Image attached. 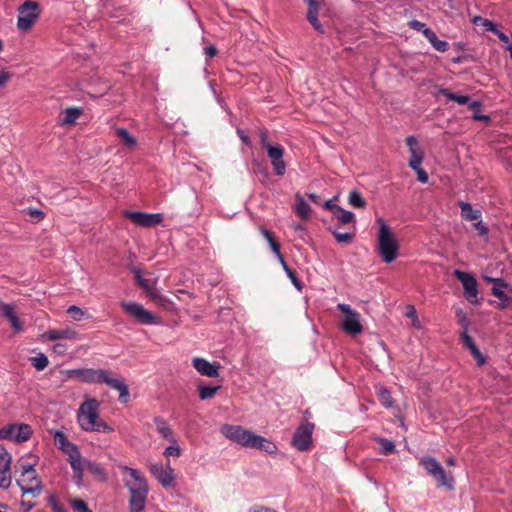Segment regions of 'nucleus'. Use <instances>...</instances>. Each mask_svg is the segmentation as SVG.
Instances as JSON below:
<instances>
[{
	"instance_id": "obj_1",
	"label": "nucleus",
	"mask_w": 512,
	"mask_h": 512,
	"mask_svg": "<svg viewBox=\"0 0 512 512\" xmlns=\"http://www.w3.org/2000/svg\"><path fill=\"white\" fill-rule=\"evenodd\" d=\"M221 433L229 440L246 448L259 449L268 454H274L277 451V446L273 442L238 425L225 424L221 427Z\"/></svg>"
},
{
	"instance_id": "obj_2",
	"label": "nucleus",
	"mask_w": 512,
	"mask_h": 512,
	"mask_svg": "<svg viewBox=\"0 0 512 512\" xmlns=\"http://www.w3.org/2000/svg\"><path fill=\"white\" fill-rule=\"evenodd\" d=\"M124 470L127 471L136 482V484L125 483V487L129 490V512H145L149 493L147 480L137 469L125 466Z\"/></svg>"
},
{
	"instance_id": "obj_3",
	"label": "nucleus",
	"mask_w": 512,
	"mask_h": 512,
	"mask_svg": "<svg viewBox=\"0 0 512 512\" xmlns=\"http://www.w3.org/2000/svg\"><path fill=\"white\" fill-rule=\"evenodd\" d=\"M379 222L378 251L384 262L391 263L397 257L399 245L390 228L382 220Z\"/></svg>"
},
{
	"instance_id": "obj_4",
	"label": "nucleus",
	"mask_w": 512,
	"mask_h": 512,
	"mask_svg": "<svg viewBox=\"0 0 512 512\" xmlns=\"http://www.w3.org/2000/svg\"><path fill=\"white\" fill-rule=\"evenodd\" d=\"M420 464L425 471L437 482V487H446L448 490L454 489V479L447 475L440 463L431 456H425Z\"/></svg>"
},
{
	"instance_id": "obj_5",
	"label": "nucleus",
	"mask_w": 512,
	"mask_h": 512,
	"mask_svg": "<svg viewBox=\"0 0 512 512\" xmlns=\"http://www.w3.org/2000/svg\"><path fill=\"white\" fill-rule=\"evenodd\" d=\"M406 145L410 152L409 167L416 172L417 180L419 182L427 183L428 174L423 168H421V164L424 159V151L420 147L418 140L414 136H408L406 138Z\"/></svg>"
},
{
	"instance_id": "obj_6",
	"label": "nucleus",
	"mask_w": 512,
	"mask_h": 512,
	"mask_svg": "<svg viewBox=\"0 0 512 512\" xmlns=\"http://www.w3.org/2000/svg\"><path fill=\"white\" fill-rule=\"evenodd\" d=\"M21 476L23 479L18 480L17 483L23 494H32L38 496L41 494L42 485L40 479L36 475L33 464L20 463Z\"/></svg>"
},
{
	"instance_id": "obj_7",
	"label": "nucleus",
	"mask_w": 512,
	"mask_h": 512,
	"mask_svg": "<svg viewBox=\"0 0 512 512\" xmlns=\"http://www.w3.org/2000/svg\"><path fill=\"white\" fill-rule=\"evenodd\" d=\"M133 273L137 284L145 291L147 297L156 305L169 309L171 302L157 290V279L143 278L139 270H134Z\"/></svg>"
},
{
	"instance_id": "obj_8",
	"label": "nucleus",
	"mask_w": 512,
	"mask_h": 512,
	"mask_svg": "<svg viewBox=\"0 0 512 512\" xmlns=\"http://www.w3.org/2000/svg\"><path fill=\"white\" fill-rule=\"evenodd\" d=\"M337 224L330 226L328 230L333 234L337 242L349 244L353 241L355 234L350 232L342 233L339 231L341 225H347L355 221L354 213L340 207L334 214Z\"/></svg>"
},
{
	"instance_id": "obj_9",
	"label": "nucleus",
	"mask_w": 512,
	"mask_h": 512,
	"mask_svg": "<svg viewBox=\"0 0 512 512\" xmlns=\"http://www.w3.org/2000/svg\"><path fill=\"white\" fill-rule=\"evenodd\" d=\"M99 406L100 404L96 399H88L81 404L78 411V421L83 430L90 431L95 428V423L100 419Z\"/></svg>"
},
{
	"instance_id": "obj_10",
	"label": "nucleus",
	"mask_w": 512,
	"mask_h": 512,
	"mask_svg": "<svg viewBox=\"0 0 512 512\" xmlns=\"http://www.w3.org/2000/svg\"><path fill=\"white\" fill-rule=\"evenodd\" d=\"M337 309L343 313L341 328L344 332L350 335H357L363 331V326L360 322V314L356 310L344 303H339Z\"/></svg>"
},
{
	"instance_id": "obj_11",
	"label": "nucleus",
	"mask_w": 512,
	"mask_h": 512,
	"mask_svg": "<svg viewBox=\"0 0 512 512\" xmlns=\"http://www.w3.org/2000/svg\"><path fill=\"white\" fill-rule=\"evenodd\" d=\"M39 15V4L35 1H25L18 8V29L21 31H27L34 25Z\"/></svg>"
},
{
	"instance_id": "obj_12",
	"label": "nucleus",
	"mask_w": 512,
	"mask_h": 512,
	"mask_svg": "<svg viewBox=\"0 0 512 512\" xmlns=\"http://www.w3.org/2000/svg\"><path fill=\"white\" fill-rule=\"evenodd\" d=\"M314 424L308 421L301 423L296 429L291 444L299 451H308L312 448V434Z\"/></svg>"
},
{
	"instance_id": "obj_13",
	"label": "nucleus",
	"mask_w": 512,
	"mask_h": 512,
	"mask_svg": "<svg viewBox=\"0 0 512 512\" xmlns=\"http://www.w3.org/2000/svg\"><path fill=\"white\" fill-rule=\"evenodd\" d=\"M104 383L108 385L110 388L115 389L119 392V401L122 404H126L130 399V394L128 390V386L125 383V380L117 375L116 373L104 370V375L101 379V384Z\"/></svg>"
},
{
	"instance_id": "obj_14",
	"label": "nucleus",
	"mask_w": 512,
	"mask_h": 512,
	"mask_svg": "<svg viewBox=\"0 0 512 512\" xmlns=\"http://www.w3.org/2000/svg\"><path fill=\"white\" fill-rule=\"evenodd\" d=\"M121 307L128 315L134 317L142 324H155L158 322V318L150 311L144 309L141 304L123 301Z\"/></svg>"
},
{
	"instance_id": "obj_15",
	"label": "nucleus",
	"mask_w": 512,
	"mask_h": 512,
	"mask_svg": "<svg viewBox=\"0 0 512 512\" xmlns=\"http://www.w3.org/2000/svg\"><path fill=\"white\" fill-rule=\"evenodd\" d=\"M124 216L134 224L141 227H154L160 224L163 216L160 213H145L138 211H124Z\"/></svg>"
},
{
	"instance_id": "obj_16",
	"label": "nucleus",
	"mask_w": 512,
	"mask_h": 512,
	"mask_svg": "<svg viewBox=\"0 0 512 512\" xmlns=\"http://www.w3.org/2000/svg\"><path fill=\"white\" fill-rule=\"evenodd\" d=\"M454 275L462 283L466 299L472 304L477 303L478 289L476 278L470 273L460 270H455Z\"/></svg>"
},
{
	"instance_id": "obj_17",
	"label": "nucleus",
	"mask_w": 512,
	"mask_h": 512,
	"mask_svg": "<svg viewBox=\"0 0 512 512\" xmlns=\"http://www.w3.org/2000/svg\"><path fill=\"white\" fill-rule=\"evenodd\" d=\"M149 470L163 487L166 488L173 485L175 473L174 469L170 466V461H167L166 466L162 463L151 464Z\"/></svg>"
},
{
	"instance_id": "obj_18",
	"label": "nucleus",
	"mask_w": 512,
	"mask_h": 512,
	"mask_svg": "<svg viewBox=\"0 0 512 512\" xmlns=\"http://www.w3.org/2000/svg\"><path fill=\"white\" fill-rule=\"evenodd\" d=\"M265 150L267 152V156L271 162L275 175L283 176L286 172L287 167L285 161L283 160V156L285 153L284 148L280 144L276 143L271 147H267V149Z\"/></svg>"
},
{
	"instance_id": "obj_19",
	"label": "nucleus",
	"mask_w": 512,
	"mask_h": 512,
	"mask_svg": "<svg viewBox=\"0 0 512 512\" xmlns=\"http://www.w3.org/2000/svg\"><path fill=\"white\" fill-rule=\"evenodd\" d=\"M11 455L0 446V488H8L11 484Z\"/></svg>"
},
{
	"instance_id": "obj_20",
	"label": "nucleus",
	"mask_w": 512,
	"mask_h": 512,
	"mask_svg": "<svg viewBox=\"0 0 512 512\" xmlns=\"http://www.w3.org/2000/svg\"><path fill=\"white\" fill-rule=\"evenodd\" d=\"M68 462L73 470V476L76 479V483L79 485L83 480L84 461L82 460L78 447H75L71 452H67Z\"/></svg>"
},
{
	"instance_id": "obj_21",
	"label": "nucleus",
	"mask_w": 512,
	"mask_h": 512,
	"mask_svg": "<svg viewBox=\"0 0 512 512\" xmlns=\"http://www.w3.org/2000/svg\"><path fill=\"white\" fill-rule=\"evenodd\" d=\"M193 367L201 374L207 377H218L219 363H210L204 358L196 357L193 359Z\"/></svg>"
},
{
	"instance_id": "obj_22",
	"label": "nucleus",
	"mask_w": 512,
	"mask_h": 512,
	"mask_svg": "<svg viewBox=\"0 0 512 512\" xmlns=\"http://www.w3.org/2000/svg\"><path fill=\"white\" fill-rule=\"evenodd\" d=\"M153 422L155 425L156 431L161 435L163 439L168 441L169 443L176 442V435L169 423L160 416H155L153 418Z\"/></svg>"
},
{
	"instance_id": "obj_23",
	"label": "nucleus",
	"mask_w": 512,
	"mask_h": 512,
	"mask_svg": "<svg viewBox=\"0 0 512 512\" xmlns=\"http://www.w3.org/2000/svg\"><path fill=\"white\" fill-rule=\"evenodd\" d=\"M460 337H461V341H462L464 347H466L470 351L472 356L477 361V365L482 366L485 363L486 359L483 356V354L481 353V351L479 350V348L476 346L472 337L468 334L467 331H462L460 334Z\"/></svg>"
},
{
	"instance_id": "obj_24",
	"label": "nucleus",
	"mask_w": 512,
	"mask_h": 512,
	"mask_svg": "<svg viewBox=\"0 0 512 512\" xmlns=\"http://www.w3.org/2000/svg\"><path fill=\"white\" fill-rule=\"evenodd\" d=\"M83 110L80 107H69L61 112L59 117V124L61 126L74 125L77 119L81 116Z\"/></svg>"
},
{
	"instance_id": "obj_25",
	"label": "nucleus",
	"mask_w": 512,
	"mask_h": 512,
	"mask_svg": "<svg viewBox=\"0 0 512 512\" xmlns=\"http://www.w3.org/2000/svg\"><path fill=\"white\" fill-rule=\"evenodd\" d=\"M75 373L85 382L101 384L104 369H80L76 370Z\"/></svg>"
},
{
	"instance_id": "obj_26",
	"label": "nucleus",
	"mask_w": 512,
	"mask_h": 512,
	"mask_svg": "<svg viewBox=\"0 0 512 512\" xmlns=\"http://www.w3.org/2000/svg\"><path fill=\"white\" fill-rule=\"evenodd\" d=\"M45 336L50 341L59 339L73 340L77 337V333L71 328L51 329L45 333Z\"/></svg>"
},
{
	"instance_id": "obj_27",
	"label": "nucleus",
	"mask_w": 512,
	"mask_h": 512,
	"mask_svg": "<svg viewBox=\"0 0 512 512\" xmlns=\"http://www.w3.org/2000/svg\"><path fill=\"white\" fill-rule=\"evenodd\" d=\"M459 208L461 209V217L466 221H476L481 219L482 213L479 209H473L471 204L459 201Z\"/></svg>"
},
{
	"instance_id": "obj_28",
	"label": "nucleus",
	"mask_w": 512,
	"mask_h": 512,
	"mask_svg": "<svg viewBox=\"0 0 512 512\" xmlns=\"http://www.w3.org/2000/svg\"><path fill=\"white\" fill-rule=\"evenodd\" d=\"M54 442L55 445L62 450L63 453L71 452L75 447H77L75 444L71 443L68 439L65 433L61 431H57L54 434Z\"/></svg>"
},
{
	"instance_id": "obj_29",
	"label": "nucleus",
	"mask_w": 512,
	"mask_h": 512,
	"mask_svg": "<svg viewBox=\"0 0 512 512\" xmlns=\"http://www.w3.org/2000/svg\"><path fill=\"white\" fill-rule=\"evenodd\" d=\"M116 137L128 148H134L137 145L136 138L125 128H117L115 130Z\"/></svg>"
},
{
	"instance_id": "obj_30",
	"label": "nucleus",
	"mask_w": 512,
	"mask_h": 512,
	"mask_svg": "<svg viewBox=\"0 0 512 512\" xmlns=\"http://www.w3.org/2000/svg\"><path fill=\"white\" fill-rule=\"evenodd\" d=\"M295 211L297 215L304 220L308 219L310 216L311 208L300 194L296 195Z\"/></svg>"
},
{
	"instance_id": "obj_31",
	"label": "nucleus",
	"mask_w": 512,
	"mask_h": 512,
	"mask_svg": "<svg viewBox=\"0 0 512 512\" xmlns=\"http://www.w3.org/2000/svg\"><path fill=\"white\" fill-rule=\"evenodd\" d=\"M2 316L6 317L15 332H20L23 330L22 321L16 316L14 312V308L11 305L9 309H6Z\"/></svg>"
},
{
	"instance_id": "obj_32",
	"label": "nucleus",
	"mask_w": 512,
	"mask_h": 512,
	"mask_svg": "<svg viewBox=\"0 0 512 512\" xmlns=\"http://www.w3.org/2000/svg\"><path fill=\"white\" fill-rule=\"evenodd\" d=\"M490 280L494 283L492 287V294L500 301L508 300L507 296L503 291V288L506 287V283L504 282V280L501 278H492Z\"/></svg>"
},
{
	"instance_id": "obj_33",
	"label": "nucleus",
	"mask_w": 512,
	"mask_h": 512,
	"mask_svg": "<svg viewBox=\"0 0 512 512\" xmlns=\"http://www.w3.org/2000/svg\"><path fill=\"white\" fill-rule=\"evenodd\" d=\"M377 397L384 407L391 408L393 406L391 393L384 386L377 387Z\"/></svg>"
},
{
	"instance_id": "obj_34",
	"label": "nucleus",
	"mask_w": 512,
	"mask_h": 512,
	"mask_svg": "<svg viewBox=\"0 0 512 512\" xmlns=\"http://www.w3.org/2000/svg\"><path fill=\"white\" fill-rule=\"evenodd\" d=\"M439 93L445 96L448 100L454 101L459 105H466L469 103V96L467 95H457L456 93L451 92L448 89H441Z\"/></svg>"
},
{
	"instance_id": "obj_35",
	"label": "nucleus",
	"mask_w": 512,
	"mask_h": 512,
	"mask_svg": "<svg viewBox=\"0 0 512 512\" xmlns=\"http://www.w3.org/2000/svg\"><path fill=\"white\" fill-rule=\"evenodd\" d=\"M84 469H87L92 475H94L100 479H105V477H106L105 470L99 463L85 461Z\"/></svg>"
},
{
	"instance_id": "obj_36",
	"label": "nucleus",
	"mask_w": 512,
	"mask_h": 512,
	"mask_svg": "<svg viewBox=\"0 0 512 512\" xmlns=\"http://www.w3.org/2000/svg\"><path fill=\"white\" fill-rule=\"evenodd\" d=\"M16 430V442L27 441L32 434V429L27 424H16Z\"/></svg>"
},
{
	"instance_id": "obj_37",
	"label": "nucleus",
	"mask_w": 512,
	"mask_h": 512,
	"mask_svg": "<svg viewBox=\"0 0 512 512\" xmlns=\"http://www.w3.org/2000/svg\"><path fill=\"white\" fill-rule=\"evenodd\" d=\"M29 360H30L31 365L38 371L44 370L49 364V360H48L47 356L43 353H40L37 356L31 357Z\"/></svg>"
},
{
	"instance_id": "obj_38",
	"label": "nucleus",
	"mask_w": 512,
	"mask_h": 512,
	"mask_svg": "<svg viewBox=\"0 0 512 512\" xmlns=\"http://www.w3.org/2000/svg\"><path fill=\"white\" fill-rule=\"evenodd\" d=\"M348 201L355 208H365L367 204L362 195L356 190L349 193Z\"/></svg>"
},
{
	"instance_id": "obj_39",
	"label": "nucleus",
	"mask_w": 512,
	"mask_h": 512,
	"mask_svg": "<svg viewBox=\"0 0 512 512\" xmlns=\"http://www.w3.org/2000/svg\"><path fill=\"white\" fill-rule=\"evenodd\" d=\"M282 266H283V269L285 270V272L287 273V276L289 277V279L291 280V282L293 283V285L298 289V290H301L302 289V283L301 281L299 280L298 276H297V273L295 270H293L292 268H290L287 263L285 262V260L283 262H281Z\"/></svg>"
},
{
	"instance_id": "obj_40",
	"label": "nucleus",
	"mask_w": 512,
	"mask_h": 512,
	"mask_svg": "<svg viewBox=\"0 0 512 512\" xmlns=\"http://www.w3.org/2000/svg\"><path fill=\"white\" fill-rule=\"evenodd\" d=\"M217 390H218V387L200 386L199 387V397L202 400L210 399L215 395Z\"/></svg>"
},
{
	"instance_id": "obj_41",
	"label": "nucleus",
	"mask_w": 512,
	"mask_h": 512,
	"mask_svg": "<svg viewBox=\"0 0 512 512\" xmlns=\"http://www.w3.org/2000/svg\"><path fill=\"white\" fill-rule=\"evenodd\" d=\"M378 443L381 447V451L383 454L388 455L395 450V445L391 440L386 438H378Z\"/></svg>"
},
{
	"instance_id": "obj_42",
	"label": "nucleus",
	"mask_w": 512,
	"mask_h": 512,
	"mask_svg": "<svg viewBox=\"0 0 512 512\" xmlns=\"http://www.w3.org/2000/svg\"><path fill=\"white\" fill-rule=\"evenodd\" d=\"M70 504L75 512H92L87 503L81 499H72L70 500Z\"/></svg>"
},
{
	"instance_id": "obj_43",
	"label": "nucleus",
	"mask_w": 512,
	"mask_h": 512,
	"mask_svg": "<svg viewBox=\"0 0 512 512\" xmlns=\"http://www.w3.org/2000/svg\"><path fill=\"white\" fill-rule=\"evenodd\" d=\"M163 455L166 457L172 456L178 458L181 455V449L177 444V441L174 443H170V445L165 448Z\"/></svg>"
},
{
	"instance_id": "obj_44",
	"label": "nucleus",
	"mask_w": 512,
	"mask_h": 512,
	"mask_svg": "<svg viewBox=\"0 0 512 512\" xmlns=\"http://www.w3.org/2000/svg\"><path fill=\"white\" fill-rule=\"evenodd\" d=\"M67 313L71 316L75 321H80L86 314L84 310L80 307L72 305L68 308Z\"/></svg>"
},
{
	"instance_id": "obj_45",
	"label": "nucleus",
	"mask_w": 512,
	"mask_h": 512,
	"mask_svg": "<svg viewBox=\"0 0 512 512\" xmlns=\"http://www.w3.org/2000/svg\"><path fill=\"white\" fill-rule=\"evenodd\" d=\"M259 139L260 145L263 149H267V147H271L274 145L269 141L268 130L266 129L259 130Z\"/></svg>"
},
{
	"instance_id": "obj_46",
	"label": "nucleus",
	"mask_w": 512,
	"mask_h": 512,
	"mask_svg": "<svg viewBox=\"0 0 512 512\" xmlns=\"http://www.w3.org/2000/svg\"><path fill=\"white\" fill-rule=\"evenodd\" d=\"M92 431L103 432V433H111L114 429L109 426L105 421L101 418L95 423V428Z\"/></svg>"
},
{
	"instance_id": "obj_47",
	"label": "nucleus",
	"mask_w": 512,
	"mask_h": 512,
	"mask_svg": "<svg viewBox=\"0 0 512 512\" xmlns=\"http://www.w3.org/2000/svg\"><path fill=\"white\" fill-rule=\"evenodd\" d=\"M3 431H5L4 438L11 439L16 441V424H9L3 427Z\"/></svg>"
},
{
	"instance_id": "obj_48",
	"label": "nucleus",
	"mask_w": 512,
	"mask_h": 512,
	"mask_svg": "<svg viewBox=\"0 0 512 512\" xmlns=\"http://www.w3.org/2000/svg\"><path fill=\"white\" fill-rule=\"evenodd\" d=\"M405 316L412 320L413 326H415L416 328H419V321H418L417 313H416L414 306H412V305L407 306V312L405 313Z\"/></svg>"
},
{
	"instance_id": "obj_49",
	"label": "nucleus",
	"mask_w": 512,
	"mask_h": 512,
	"mask_svg": "<svg viewBox=\"0 0 512 512\" xmlns=\"http://www.w3.org/2000/svg\"><path fill=\"white\" fill-rule=\"evenodd\" d=\"M27 214L37 222L43 220L45 217V213L42 210L36 208H28Z\"/></svg>"
},
{
	"instance_id": "obj_50",
	"label": "nucleus",
	"mask_w": 512,
	"mask_h": 512,
	"mask_svg": "<svg viewBox=\"0 0 512 512\" xmlns=\"http://www.w3.org/2000/svg\"><path fill=\"white\" fill-rule=\"evenodd\" d=\"M409 27L413 30H416L418 32H421L424 34V31L430 30V28L426 27V25L418 20H412L409 22Z\"/></svg>"
},
{
	"instance_id": "obj_51",
	"label": "nucleus",
	"mask_w": 512,
	"mask_h": 512,
	"mask_svg": "<svg viewBox=\"0 0 512 512\" xmlns=\"http://www.w3.org/2000/svg\"><path fill=\"white\" fill-rule=\"evenodd\" d=\"M473 227L478 231L480 236L485 237L488 235L489 229L482 223L480 219L473 224Z\"/></svg>"
},
{
	"instance_id": "obj_52",
	"label": "nucleus",
	"mask_w": 512,
	"mask_h": 512,
	"mask_svg": "<svg viewBox=\"0 0 512 512\" xmlns=\"http://www.w3.org/2000/svg\"><path fill=\"white\" fill-rule=\"evenodd\" d=\"M49 504L54 512H67L63 505H61L54 497H51Z\"/></svg>"
},
{
	"instance_id": "obj_53",
	"label": "nucleus",
	"mask_w": 512,
	"mask_h": 512,
	"mask_svg": "<svg viewBox=\"0 0 512 512\" xmlns=\"http://www.w3.org/2000/svg\"><path fill=\"white\" fill-rule=\"evenodd\" d=\"M307 20L317 32H319L321 34H323L325 32L323 25L320 23L318 17H313V18L307 19Z\"/></svg>"
},
{
	"instance_id": "obj_54",
	"label": "nucleus",
	"mask_w": 512,
	"mask_h": 512,
	"mask_svg": "<svg viewBox=\"0 0 512 512\" xmlns=\"http://www.w3.org/2000/svg\"><path fill=\"white\" fill-rule=\"evenodd\" d=\"M433 48L439 52H446L449 49V44L446 41L436 40L433 45Z\"/></svg>"
},
{
	"instance_id": "obj_55",
	"label": "nucleus",
	"mask_w": 512,
	"mask_h": 512,
	"mask_svg": "<svg viewBox=\"0 0 512 512\" xmlns=\"http://www.w3.org/2000/svg\"><path fill=\"white\" fill-rule=\"evenodd\" d=\"M269 245H270L272 251L277 255V258L279 259L280 263L283 262L284 257L280 251V244L277 241H274V242L270 243Z\"/></svg>"
},
{
	"instance_id": "obj_56",
	"label": "nucleus",
	"mask_w": 512,
	"mask_h": 512,
	"mask_svg": "<svg viewBox=\"0 0 512 512\" xmlns=\"http://www.w3.org/2000/svg\"><path fill=\"white\" fill-rule=\"evenodd\" d=\"M487 31H491L493 32L494 34L496 32H498V28H497V25L489 20V19H486V20H483V25H482Z\"/></svg>"
},
{
	"instance_id": "obj_57",
	"label": "nucleus",
	"mask_w": 512,
	"mask_h": 512,
	"mask_svg": "<svg viewBox=\"0 0 512 512\" xmlns=\"http://www.w3.org/2000/svg\"><path fill=\"white\" fill-rule=\"evenodd\" d=\"M424 36L432 46L434 45L436 40H438L437 35L432 29L424 31Z\"/></svg>"
},
{
	"instance_id": "obj_58",
	"label": "nucleus",
	"mask_w": 512,
	"mask_h": 512,
	"mask_svg": "<svg viewBox=\"0 0 512 512\" xmlns=\"http://www.w3.org/2000/svg\"><path fill=\"white\" fill-rule=\"evenodd\" d=\"M11 78V74L5 69L0 71V87H4L7 81Z\"/></svg>"
},
{
	"instance_id": "obj_59",
	"label": "nucleus",
	"mask_w": 512,
	"mask_h": 512,
	"mask_svg": "<svg viewBox=\"0 0 512 512\" xmlns=\"http://www.w3.org/2000/svg\"><path fill=\"white\" fill-rule=\"evenodd\" d=\"M324 208L331 211L332 214H334L339 208L340 206L336 205L333 203V200H327L325 203H324Z\"/></svg>"
},
{
	"instance_id": "obj_60",
	"label": "nucleus",
	"mask_w": 512,
	"mask_h": 512,
	"mask_svg": "<svg viewBox=\"0 0 512 512\" xmlns=\"http://www.w3.org/2000/svg\"><path fill=\"white\" fill-rule=\"evenodd\" d=\"M35 506V503L31 501H21V507L23 512H30V510Z\"/></svg>"
},
{
	"instance_id": "obj_61",
	"label": "nucleus",
	"mask_w": 512,
	"mask_h": 512,
	"mask_svg": "<svg viewBox=\"0 0 512 512\" xmlns=\"http://www.w3.org/2000/svg\"><path fill=\"white\" fill-rule=\"evenodd\" d=\"M319 6L308 8L306 18L311 19L313 17H318Z\"/></svg>"
},
{
	"instance_id": "obj_62",
	"label": "nucleus",
	"mask_w": 512,
	"mask_h": 512,
	"mask_svg": "<svg viewBox=\"0 0 512 512\" xmlns=\"http://www.w3.org/2000/svg\"><path fill=\"white\" fill-rule=\"evenodd\" d=\"M204 51L205 54L210 58L214 57L217 54V48L214 45L205 47Z\"/></svg>"
},
{
	"instance_id": "obj_63",
	"label": "nucleus",
	"mask_w": 512,
	"mask_h": 512,
	"mask_svg": "<svg viewBox=\"0 0 512 512\" xmlns=\"http://www.w3.org/2000/svg\"><path fill=\"white\" fill-rule=\"evenodd\" d=\"M262 234L265 237V239L268 241L269 244L276 241L274 238V235L271 231L263 229Z\"/></svg>"
},
{
	"instance_id": "obj_64",
	"label": "nucleus",
	"mask_w": 512,
	"mask_h": 512,
	"mask_svg": "<svg viewBox=\"0 0 512 512\" xmlns=\"http://www.w3.org/2000/svg\"><path fill=\"white\" fill-rule=\"evenodd\" d=\"M495 35L499 38V40L503 43H509V37L501 32L499 29H498V32L495 33Z\"/></svg>"
}]
</instances>
